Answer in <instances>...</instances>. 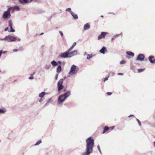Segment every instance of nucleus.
Here are the masks:
<instances>
[{"instance_id":"obj_1","label":"nucleus","mask_w":155,"mask_h":155,"mask_svg":"<svg viewBox=\"0 0 155 155\" xmlns=\"http://www.w3.org/2000/svg\"><path fill=\"white\" fill-rule=\"evenodd\" d=\"M86 145L85 152L82 155H90L93 151V148L94 145V140L92 137H89L86 140Z\"/></svg>"},{"instance_id":"obj_2","label":"nucleus","mask_w":155,"mask_h":155,"mask_svg":"<svg viewBox=\"0 0 155 155\" xmlns=\"http://www.w3.org/2000/svg\"><path fill=\"white\" fill-rule=\"evenodd\" d=\"M71 94L70 91H68L63 94L60 95L58 98V103L60 104L68 97Z\"/></svg>"},{"instance_id":"obj_3","label":"nucleus","mask_w":155,"mask_h":155,"mask_svg":"<svg viewBox=\"0 0 155 155\" xmlns=\"http://www.w3.org/2000/svg\"><path fill=\"white\" fill-rule=\"evenodd\" d=\"M77 67L74 64L72 65L71 68L70 70L68 73V74L74 75L76 74L78 70H77Z\"/></svg>"},{"instance_id":"obj_4","label":"nucleus","mask_w":155,"mask_h":155,"mask_svg":"<svg viewBox=\"0 0 155 155\" xmlns=\"http://www.w3.org/2000/svg\"><path fill=\"white\" fill-rule=\"evenodd\" d=\"M13 8L12 7L9 8L8 10L4 12L3 15H2V17L4 18H8L11 16L10 14V11L11 9H12Z\"/></svg>"},{"instance_id":"obj_5","label":"nucleus","mask_w":155,"mask_h":155,"mask_svg":"<svg viewBox=\"0 0 155 155\" xmlns=\"http://www.w3.org/2000/svg\"><path fill=\"white\" fill-rule=\"evenodd\" d=\"M65 79V78L64 79H61L58 81L57 83V87L58 88V91L59 92L64 87V86L63 85V83L64 80Z\"/></svg>"},{"instance_id":"obj_6","label":"nucleus","mask_w":155,"mask_h":155,"mask_svg":"<svg viewBox=\"0 0 155 155\" xmlns=\"http://www.w3.org/2000/svg\"><path fill=\"white\" fill-rule=\"evenodd\" d=\"M7 41L8 42H14L17 40V37H15L13 36L8 35L7 36Z\"/></svg>"},{"instance_id":"obj_7","label":"nucleus","mask_w":155,"mask_h":155,"mask_svg":"<svg viewBox=\"0 0 155 155\" xmlns=\"http://www.w3.org/2000/svg\"><path fill=\"white\" fill-rule=\"evenodd\" d=\"M60 57L61 58H70L71 57V56L69 55V52L67 51L64 53H61L60 55Z\"/></svg>"},{"instance_id":"obj_8","label":"nucleus","mask_w":155,"mask_h":155,"mask_svg":"<svg viewBox=\"0 0 155 155\" xmlns=\"http://www.w3.org/2000/svg\"><path fill=\"white\" fill-rule=\"evenodd\" d=\"M8 25L11 29L10 30H8V32H15V30L12 28L13 23L12 20L10 19L8 21Z\"/></svg>"},{"instance_id":"obj_9","label":"nucleus","mask_w":155,"mask_h":155,"mask_svg":"<svg viewBox=\"0 0 155 155\" xmlns=\"http://www.w3.org/2000/svg\"><path fill=\"white\" fill-rule=\"evenodd\" d=\"M145 56L143 54H140L138 55L136 58V60L139 61H142L144 60Z\"/></svg>"},{"instance_id":"obj_10","label":"nucleus","mask_w":155,"mask_h":155,"mask_svg":"<svg viewBox=\"0 0 155 155\" xmlns=\"http://www.w3.org/2000/svg\"><path fill=\"white\" fill-rule=\"evenodd\" d=\"M107 33V32H102L101 34L98 37L97 39L98 40L101 39V38H105L106 35Z\"/></svg>"},{"instance_id":"obj_11","label":"nucleus","mask_w":155,"mask_h":155,"mask_svg":"<svg viewBox=\"0 0 155 155\" xmlns=\"http://www.w3.org/2000/svg\"><path fill=\"white\" fill-rule=\"evenodd\" d=\"M33 0H19L21 3L25 4L31 2Z\"/></svg>"},{"instance_id":"obj_12","label":"nucleus","mask_w":155,"mask_h":155,"mask_svg":"<svg viewBox=\"0 0 155 155\" xmlns=\"http://www.w3.org/2000/svg\"><path fill=\"white\" fill-rule=\"evenodd\" d=\"M107 49L105 46H103L102 48L99 51V52L102 54H104L105 52H107Z\"/></svg>"},{"instance_id":"obj_13","label":"nucleus","mask_w":155,"mask_h":155,"mask_svg":"<svg viewBox=\"0 0 155 155\" xmlns=\"http://www.w3.org/2000/svg\"><path fill=\"white\" fill-rule=\"evenodd\" d=\"M78 53V51L77 50H74L72 51H69V55L71 56V57L75 55Z\"/></svg>"},{"instance_id":"obj_14","label":"nucleus","mask_w":155,"mask_h":155,"mask_svg":"<svg viewBox=\"0 0 155 155\" xmlns=\"http://www.w3.org/2000/svg\"><path fill=\"white\" fill-rule=\"evenodd\" d=\"M154 58L153 56L151 55L149 56L148 58L149 60L151 63L153 64L155 63V59L152 60V59Z\"/></svg>"},{"instance_id":"obj_15","label":"nucleus","mask_w":155,"mask_h":155,"mask_svg":"<svg viewBox=\"0 0 155 155\" xmlns=\"http://www.w3.org/2000/svg\"><path fill=\"white\" fill-rule=\"evenodd\" d=\"M90 28V25L88 23L85 24L84 26V28L85 31L89 29Z\"/></svg>"},{"instance_id":"obj_16","label":"nucleus","mask_w":155,"mask_h":155,"mask_svg":"<svg viewBox=\"0 0 155 155\" xmlns=\"http://www.w3.org/2000/svg\"><path fill=\"white\" fill-rule=\"evenodd\" d=\"M71 14L75 19H77L78 18V15L72 12H71Z\"/></svg>"},{"instance_id":"obj_17","label":"nucleus","mask_w":155,"mask_h":155,"mask_svg":"<svg viewBox=\"0 0 155 155\" xmlns=\"http://www.w3.org/2000/svg\"><path fill=\"white\" fill-rule=\"evenodd\" d=\"M51 64L53 66H56L58 65V63L55 61H52L51 62Z\"/></svg>"},{"instance_id":"obj_18","label":"nucleus","mask_w":155,"mask_h":155,"mask_svg":"<svg viewBox=\"0 0 155 155\" xmlns=\"http://www.w3.org/2000/svg\"><path fill=\"white\" fill-rule=\"evenodd\" d=\"M109 129V128L107 126H105L104 127L103 130L102 132L103 134L105 133L106 132L108 131Z\"/></svg>"},{"instance_id":"obj_19","label":"nucleus","mask_w":155,"mask_h":155,"mask_svg":"<svg viewBox=\"0 0 155 155\" xmlns=\"http://www.w3.org/2000/svg\"><path fill=\"white\" fill-rule=\"evenodd\" d=\"M61 65H59L58 66V68L57 69V73H59L61 72Z\"/></svg>"},{"instance_id":"obj_20","label":"nucleus","mask_w":155,"mask_h":155,"mask_svg":"<svg viewBox=\"0 0 155 155\" xmlns=\"http://www.w3.org/2000/svg\"><path fill=\"white\" fill-rule=\"evenodd\" d=\"M87 60H90L91 58H92L94 56V55H93L92 54H87Z\"/></svg>"},{"instance_id":"obj_21","label":"nucleus","mask_w":155,"mask_h":155,"mask_svg":"<svg viewBox=\"0 0 155 155\" xmlns=\"http://www.w3.org/2000/svg\"><path fill=\"white\" fill-rule=\"evenodd\" d=\"M126 54L129 55L133 57L134 56V53L130 51H127L126 52Z\"/></svg>"},{"instance_id":"obj_22","label":"nucleus","mask_w":155,"mask_h":155,"mask_svg":"<svg viewBox=\"0 0 155 155\" xmlns=\"http://www.w3.org/2000/svg\"><path fill=\"white\" fill-rule=\"evenodd\" d=\"M45 95V93L44 92H42L39 95V97L41 98L43 97Z\"/></svg>"},{"instance_id":"obj_23","label":"nucleus","mask_w":155,"mask_h":155,"mask_svg":"<svg viewBox=\"0 0 155 155\" xmlns=\"http://www.w3.org/2000/svg\"><path fill=\"white\" fill-rule=\"evenodd\" d=\"M120 34H116L115 35L111 38V41L114 40L117 37L120 35Z\"/></svg>"},{"instance_id":"obj_24","label":"nucleus","mask_w":155,"mask_h":155,"mask_svg":"<svg viewBox=\"0 0 155 155\" xmlns=\"http://www.w3.org/2000/svg\"><path fill=\"white\" fill-rule=\"evenodd\" d=\"M41 142H42L41 140H40L36 143L35 144V146H36L38 145L39 144H40L41 143Z\"/></svg>"},{"instance_id":"obj_25","label":"nucleus","mask_w":155,"mask_h":155,"mask_svg":"<svg viewBox=\"0 0 155 155\" xmlns=\"http://www.w3.org/2000/svg\"><path fill=\"white\" fill-rule=\"evenodd\" d=\"M51 99H49L48 101H47V103L45 104L44 105L43 107H46L48 105V104L51 101Z\"/></svg>"},{"instance_id":"obj_26","label":"nucleus","mask_w":155,"mask_h":155,"mask_svg":"<svg viewBox=\"0 0 155 155\" xmlns=\"http://www.w3.org/2000/svg\"><path fill=\"white\" fill-rule=\"evenodd\" d=\"M14 8L16 11H18L19 10V8L18 6H16L14 7Z\"/></svg>"},{"instance_id":"obj_27","label":"nucleus","mask_w":155,"mask_h":155,"mask_svg":"<svg viewBox=\"0 0 155 155\" xmlns=\"http://www.w3.org/2000/svg\"><path fill=\"white\" fill-rule=\"evenodd\" d=\"M5 112V110H4L2 109H0V114H4Z\"/></svg>"},{"instance_id":"obj_28","label":"nucleus","mask_w":155,"mask_h":155,"mask_svg":"<svg viewBox=\"0 0 155 155\" xmlns=\"http://www.w3.org/2000/svg\"><path fill=\"white\" fill-rule=\"evenodd\" d=\"M71 9L70 8H67L65 10L66 11L69 12H70V13H71V12H72L71 11Z\"/></svg>"},{"instance_id":"obj_29","label":"nucleus","mask_w":155,"mask_h":155,"mask_svg":"<svg viewBox=\"0 0 155 155\" xmlns=\"http://www.w3.org/2000/svg\"><path fill=\"white\" fill-rule=\"evenodd\" d=\"M7 36H6L4 38H0V40L1 41H7Z\"/></svg>"},{"instance_id":"obj_30","label":"nucleus","mask_w":155,"mask_h":155,"mask_svg":"<svg viewBox=\"0 0 155 155\" xmlns=\"http://www.w3.org/2000/svg\"><path fill=\"white\" fill-rule=\"evenodd\" d=\"M144 69H139L137 70H138V72L140 73V72H143L144 71Z\"/></svg>"},{"instance_id":"obj_31","label":"nucleus","mask_w":155,"mask_h":155,"mask_svg":"<svg viewBox=\"0 0 155 155\" xmlns=\"http://www.w3.org/2000/svg\"><path fill=\"white\" fill-rule=\"evenodd\" d=\"M97 149L100 152V153L101 154H102V153H101V149H100V146H99V145H98L97 146Z\"/></svg>"},{"instance_id":"obj_32","label":"nucleus","mask_w":155,"mask_h":155,"mask_svg":"<svg viewBox=\"0 0 155 155\" xmlns=\"http://www.w3.org/2000/svg\"><path fill=\"white\" fill-rule=\"evenodd\" d=\"M50 68V65H46L45 67V68L46 69H49Z\"/></svg>"},{"instance_id":"obj_33","label":"nucleus","mask_w":155,"mask_h":155,"mask_svg":"<svg viewBox=\"0 0 155 155\" xmlns=\"http://www.w3.org/2000/svg\"><path fill=\"white\" fill-rule=\"evenodd\" d=\"M74 48V47L72 46L67 50L68 52L70 51Z\"/></svg>"},{"instance_id":"obj_34","label":"nucleus","mask_w":155,"mask_h":155,"mask_svg":"<svg viewBox=\"0 0 155 155\" xmlns=\"http://www.w3.org/2000/svg\"><path fill=\"white\" fill-rule=\"evenodd\" d=\"M126 61L124 60H122L120 62V64H124L126 63Z\"/></svg>"},{"instance_id":"obj_35","label":"nucleus","mask_w":155,"mask_h":155,"mask_svg":"<svg viewBox=\"0 0 155 155\" xmlns=\"http://www.w3.org/2000/svg\"><path fill=\"white\" fill-rule=\"evenodd\" d=\"M137 120L138 122V124L140 126H141V124L140 121L137 119Z\"/></svg>"},{"instance_id":"obj_36","label":"nucleus","mask_w":155,"mask_h":155,"mask_svg":"<svg viewBox=\"0 0 155 155\" xmlns=\"http://www.w3.org/2000/svg\"><path fill=\"white\" fill-rule=\"evenodd\" d=\"M109 74L110 75H111L112 76H114L115 74V73L113 72H110L109 73Z\"/></svg>"},{"instance_id":"obj_37","label":"nucleus","mask_w":155,"mask_h":155,"mask_svg":"<svg viewBox=\"0 0 155 155\" xmlns=\"http://www.w3.org/2000/svg\"><path fill=\"white\" fill-rule=\"evenodd\" d=\"M109 77V76H108V77H107L105 78L104 79L103 81V82H105L106 81H107V80H108Z\"/></svg>"},{"instance_id":"obj_38","label":"nucleus","mask_w":155,"mask_h":155,"mask_svg":"<svg viewBox=\"0 0 155 155\" xmlns=\"http://www.w3.org/2000/svg\"><path fill=\"white\" fill-rule=\"evenodd\" d=\"M59 33H60L61 36L62 37H63V33L61 31H59Z\"/></svg>"},{"instance_id":"obj_39","label":"nucleus","mask_w":155,"mask_h":155,"mask_svg":"<svg viewBox=\"0 0 155 155\" xmlns=\"http://www.w3.org/2000/svg\"><path fill=\"white\" fill-rule=\"evenodd\" d=\"M13 51L14 52H17L18 51H19V50L18 49H14L13 50Z\"/></svg>"},{"instance_id":"obj_40","label":"nucleus","mask_w":155,"mask_h":155,"mask_svg":"<svg viewBox=\"0 0 155 155\" xmlns=\"http://www.w3.org/2000/svg\"><path fill=\"white\" fill-rule=\"evenodd\" d=\"M107 94L108 95H110L112 94V93L110 92H107Z\"/></svg>"},{"instance_id":"obj_41","label":"nucleus","mask_w":155,"mask_h":155,"mask_svg":"<svg viewBox=\"0 0 155 155\" xmlns=\"http://www.w3.org/2000/svg\"><path fill=\"white\" fill-rule=\"evenodd\" d=\"M58 74H57L56 75V76H55V80H57V79L58 78Z\"/></svg>"},{"instance_id":"obj_42","label":"nucleus","mask_w":155,"mask_h":155,"mask_svg":"<svg viewBox=\"0 0 155 155\" xmlns=\"http://www.w3.org/2000/svg\"><path fill=\"white\" fill-rule=\"evenodd\" d=\"M43 101V99H42V98H40V100H39V102L41 103Z\"/></svg>"},{"instance_id":"obj_43","label":"nucleus","mask_w":155,"mask_h":155,"mask_svg":"<svg viewBox=\"0 0 155 155\" xmlns=\"http://www.w3.org/2000/svg\"><path fill=\"white\" fill-rule=\"evenodd\" d=\"M3 53V51L2 50H1L0 51V57H1V55Z\"/></svg>"},{"instance_id":"obj_44","label":"nucleus","mask_w":155,"mask_h":155,"mask_svg":"<svg viewBox=\"0 0 155 155\" xmlns=\"http://www.w3.org/2000/svg\"><path fill=\"white\" fill-rule=\"evenodd\" d=\"M76 42H75L73 44L72 46L74 47L76 45Z\"/></svg>"},{"instance_id":"obj_45","label":"nucleus","mask_w":155,"mask_h":155,"mask_svg":"<svg viewBox=\"0 0 155 155\" xmlns=\"http://www.w3.org/2000/svg\"><path fill=\"white\" fill-rule=\"evenodd\" d=\"M34 78L33 77H32V76H31L29 78V79H30V80H31V79H33Z\"/></svg>"},{"instance_id":"obj_46","label":"nucleus","mask_w":155,"mask_h":155,"mask_svg":"<svg viewBox=\"0 0 155 155\" xmlns=\"http://www.w3.org/2000/svg\"><path fill=\"white\" fill-rule=\"evenodd\" d=\"M8 27L6 28L5 29V31H8Z\"/></svg>"},{"instance_id":"obj_47","label":"nucleus","mask_w":155,"mask_h":155,"mask_svg":"<svg viewBox=\"0 0 155 155\" xmlns=\"http://www.w3.org/2000/svg\"><path fill=\"white\" fill-rule=\"evenodd\" d=\"M114 127L112 126V127H109V129H110L111 130H112L114 129Z\"/></svg>"},{"instance_id":"obj_48","label":"nucleus","mask_w":155,"mask_h":155,"mask_svg":"<svg viewBox=\"0 0 155 155\" xmlns=\"http://www.w3.org/2000/svg\"><path fill=\"white\" fill-rule=\"evenodd\" d=\"M16 38H17V40H16V41H19L21 40V39L20 38H18L17 37Z\"/></svg>"},{"instance_id":"obj_49","label":"nucleus","mask_w":155,"mask_h":155,"mask_svg":"<svg viewBox=\"0 0 155 155\" xmlns=\"http://www.w3.org/2000/svg\"><path fill=\"white\" fill-rule=\"evenodd\" d=\"M117 74L118 75H123V74L122 73H118Z\"/></svg>"},{"instance_id":"obj_50","label":"nucleus","mask_w":155,"mask_h":155,"mask_svg":"<svg viewBox=\"0 0 155 155\" xmlns=\"http://www.w3.org/2000/svg\"><path fill=\"white\" fill-rule=\"evenodd\" d=\"M58 64H61V61H58Z\"/></svg>"},{"instance_id":"obj_51","label":"nucleus","mask_w":155,"mask_h":155,"mask_svg":"<svg viewBox=\"0 0 155 155\" xmlns=\"http://www.w3.org/2000/svg\"><path fill=\"white\" fill-rule=\"evenodd\" d=\"M87 52H85L84 53V55L85 56V55H87Z\"/></svg>"},{"instance_id":"obj_52","label":"nucleus","mask_w":155,"mask_h":155,"mask_svg":"<svg viewBox=\"0 0 155 155\" xmlns=\"http://www.w3.org/2000/svg\"><path fill=\"white\" fill-rule=\"evenodd\" d=\"M3 53L4 54H6L7 53V51H3Z\"/></svg>"},{"instance_id":"obj_53","label":"nucleus","mask_w":155,"mask_h":155,"mask_svg":"<svg viewBox=\"0 0 155 155\" xmlns=\"http://www.w3.org/2000/svg\"><path fill=\"white\" fill-rule=\"evenodd\" d=\"M35 74V72H34L33 74H31V76H33V75H34Z\"/></svg>"},{"instance_id":"obj_54","label":"nucleus","mask_w":155,"mask_h":155,"mask_svg":"<svg viewBox=\"0 0 155 155\" xmlns=\"http://www.w3.org/2000/svg\"><path fill=\"white\" fill-rule=\"evenodd\" d=\"M134 115H130L128 116L129 117H130L131 116H133Z\"/></svg>"},{"instance_id":"obj_55","label":"nucleus","mask_w":155,"mask_h":155,"mask_svg":"<svg viewBox=\"0 0 155 155\" xmlns=\"http://www.w3.org/2000/svg\"><path fill=\"white\" fill-rule=\"evenodd\" d=\"M153 144H154V147H155V141H154L153 142Z\"/></svg>"},{"instance_id":"obj_56","label":"nucleus","mask_w":155,"mask_h":155,"mask_svg":"<svg viewBox=\"0 0 155 155\" xmlns=\"http://www.w3.org/2000/svg\"><path fill=\"white\" fill-rule=\"evenodd\" d=\"M63 91H66V89H64V90H63Z\"/></svg>"},{"instance_id":"obj_57","label":"nucleus","mask_w":155,"mask_h":155,"mask_svg":"<svg viewBox=\"0 0 155 155\" xmlns=\"http://www.w3.org/2000/svg\"><path fill=\"white\" fill-rule=\"evenodd\" d=\"M43 34H44V33H41L40 34V35H43Z\"/></svg>"},{"instance_id":"obj_58","label":"nucleus","mask_w":155,"mask_h":155,"mask_svg":"<svg viewBox=\"0 0 155 155\" xmlns=\"http://www.w3.org/2000/svg\"><path fill=\"white\" fill-rule=\"evenodd\" d=\"M101 17H102V18L104 17L103 16V15H101Z\"/></svg>"},{"instance_id":"obj_59","label":"nucleus","mask_w":155,"mask_h":155,"mask_svg":"<svg viewBox=\"0 0 155 155\" xmlns=\"http://www.w3.org/2000/svg\"><path fill=\"white\" fill-rule=\"evenodd\" d=\"M68 77H70V76L69 75H68Z\"/></svg>"},{"instance_id":"obj_60","label":"nucleus","mask_w":155,"mask_h":155,"mask_svg":"<svg viewBox=\"0 0 155 155\" xmlns=\"http://www.w3.org/2000/svg\"><path fill=\"white\" fill-rule=\"evenodd\" d=\"M109 14H114V13H109Z\"/></svg>"}]
</instances>
